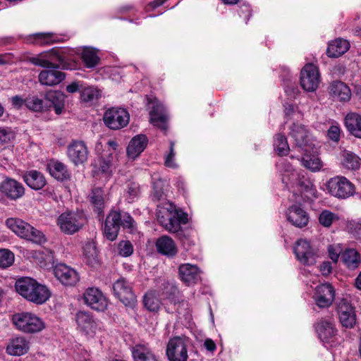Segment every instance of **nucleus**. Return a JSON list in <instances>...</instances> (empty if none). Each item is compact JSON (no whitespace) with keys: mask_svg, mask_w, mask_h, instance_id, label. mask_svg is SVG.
<instances>
[{"mask_svg":"<svg viewBox=\"0 0 361 361\" xmlns=\"http://www.w3.org/2000/svg\"><path fill=\"white\" fill-rule=\"evenodd\" d=\"M31 62L46 68L39 74V81L42 85L53 86L64 80V73L59 70L60 66H63V59L58 53H50L46 57H33Z\"/></svg>","mask_w":361,"mask_h":361,"instance_id":"nucleus-1","label":"nucleus"},{"mask_svg":"<svg viewBox=\"0 0 361 361\" xmlns=\"http://www.w3.org/2000/svg\"><path fill=\"white\" fill-rule=\"evenodd\" d=\"M157 218L159 224L171 233L179 231L181 226L188 222V214L169 201L157 205Z\"/></svg>","mask_w":361,"mask_h":361,"instance_id":"nucleus-2","label":"nucleus"},{"mask_svg":"<svg viewBox=\"0 0 361 361\" xmlns=\"http://www.w3.org/2000/svg\"><path fill=\"white\" fill-rule=\"evenodd\" d=\"M121 227L130 233L137 231L136 222L130 214L121 211H111L104 222L103 228L104 236L108 240L114 241L117 238Z\"/></svg>","mask_w":361,"mask_h":361,"instance_id":"nucleus-3","label":"nucleus"},{"mask_svg":"<svg viewBox=\"0 0 361 361\" xmlns=\"http://www.w3.org/2000/svg\"><path fill=\"white\" fill-rule=\"evenodd\" d=\"M15 288L22 297L37 305L44 303L51 296L50 290L46 286L30 277L18 279Z\"/></svg>","mask_w":361,"mask_h":361,"instance_id":"nucleus-4","label":"nucleus"},{"mask_svg":"<svg viewBox=\"0 0 361 361\" xmlns=\"http://www.w3.org/2000/svg\"><path fill=\"white\" fill-rule=\"evenodd\" d=\"M157 290H149L144 296L145 307L151 312H157L161 305V299H168L174 294L176 288L173 284L165 278H159L156 280Z\"/></svg>","mask_w":361,"mask_h":361,"instance_id":"nucleus-5","label":"nucleus"},{"mask_svg":"<svg viewBox=\"0 0 361 361\" xmlns=\"http://www.w3.org/2000/svg\"><path fill=\"white\" fill-rule=\"evenodd\" d=\"M6 225L21 238L37 244H42L46 241L45 236L42 232L20 219L8 218L6 221Z\"/></svg>","mask_w":361,"mask_h":361,"instance_id":"nucleus-6","label":"nucleus"},{"mask_svg":"<svg viewBox=\"0 0 361 361\" xmlns=\"http://www.w3.org/2000/svg\"><path fill=\"white\" fill-rule=\"evenodd\" d=\"M326 188L329 195L340 200H345L356 193L355 185L343 176L329 178L326 183Z\"/></svg>","mask_w":361,"mask_h":361,"instance_id":"nucleus-7","label":"nucleus"},{"mask_svg":"<svg viewBox=\"0 0 361 361\" xmlns=\"http://www.w3.org/2000/svg\"><path fill=\"white\" fill-rule=\"evenodd\" d=\"M12 322L18 330L27 334L37 333L45 328L44 321L30 312H20L13 314Z\"/></svg>","mask_w":361,"mask_h":361,"instance_id":"nucleus-8","label":"nucleus"},{"mask_svg":"<svg viewBox=\"0 0 361 361\" xmlns=\"http://www.w3.org/2000/svg\"><path fill=\"white\" fill-rule=\"evenodd\" d=\"M87 219L81 212H68L62 213L57 218V225L61 232L72 235L79 231L86 224Z\"/></svg>","mask_w":361,"mask_h":361,"instance_id":"nucleus-9","label":"nucleus"},{"mask_svg":"<svg viewBox=\"0 0 361 361\" xmlns=\"http://www.w3.org/2000/svg\"><path fill=\"white\" fill-rule=\"evenodd\" d=\"M166 354L169 361H188V342L185 337L175 336L169 339Z\"/></svg>","mask_w":361,"mask_h":361,"instance_id":"nucleus-10","label":"nucleus"},{"mask_svg":"<svg viewBox=\"0 0 361 361\" xmlns=\"http://www.w3.org/2000/svg\"><path fill=\"white\" fill-rule=\"evenodd\" d=\"M130 115L123 108L112 107L107 109L103 116L104 124L110 129L118 130L129 123Z\"/></svg>","mask_w":361,"mask_h":361,"instance_id":"nucleus-11","label":"nucleus"},{"mask_svg":"<svg viewBox=\"0 0 361 361\" xmlns=\"http://www.w3.org/2000/svg\"><path fill=\"white\" fill-rule=\"evenodd\" d=\"M82 299L87 307L97 312H104L108 307L107 298L95 287L87 288L83 293Z\"/></svg>","mask_w":361,"mask_h":361,"instance_id":"nucleus-12","label":"nucleus"},{"mask_svg":"<svg viewBox=\"0 0 361 361\" xmlns=\"http://www.w3.org/2000/svg\"><path fill=\"white\" fill-rule=\"evenodd\" d=\"M320 82L318 68L312 63L304 66L300 73V85L307 92H314Z\"/></svg>","mask_w":361,"mask_h":361,"instance_id":"nucleus-13","label":"nucleus"},{"mask_svg":"<svg viewBox=\"0 0 361 361\" xmlns=\"http://www.w3.org/2000/svg\"><path fill=\"white\" fill-rule=\"evenodd\" d=\"M114 295L126 306H133L136 297L132 290V285L123 278L116 281L113 285Z\"/></svg>","mask_w":361,"mask_h":361,"instance_id":"nucleus-14","label":"nucleus"},{"mask_svg":"<svg viewBox=\"0 0 361 361\" xmlns=\"http://www.w3.org/2000/svg\"><path fill=\"white\" fill-rule=\"evenodd\" d=\"M294 252L300 263L311 266L316 263L318 257L317 250L311 247L306 240H299L294 247Z\"/></svg>","mask_w":361,"mask_h":361,"instance_id":"nucleus-15","label":"nucleus"},{"mask_svg":"<svg viewBox=\"0 0 361 361\" xmlns=\"http://www.w3.org/2000/svg\"><path fill=\"white\" fill-rule=\"evenodd\" d=\"M77 329L81 333L93 336L99 327V322L88 312L79 311L75 314Z\"/></svg>","mask_w":361,"mask_h":361,"instance_id":"nucleus-16","label":"nucleus"},{"mask_svg":"<svg viewBox=\"0 0 361 361\" xmlns=\"http://www.w3.org/2000/svg\"><path fill=\"white\" fill-rule=\"evenodd\" d=\"M336 309L342 326L346 328L353 327L356 322V315L350 302L346 298L338 299L336 302Z\"/></svg>","mask_w":361,"mask_h":361,"instance_id":"nucleus-17","label":"nucleus"},{"mask_svg":"<svg viewBox=\"0 0 361 361\" xmlns=\"http://www.w3.org/2000/svg\"><path fill=\"white\" fill-rule=\"evenodd\" d=\"M117 160V154L115 152H109L105 157H98L92 164L93 173L94 175L101 173L106 177L111 176Z\"/></svg>","mask_w":361,"mask_h":361,"instance_id":"nucleus-18","label":"nucleus"},{"mask_svg":"<svg viewBox=\"0 0 361 361\" xmlns=\"http://www.w3.org/2000/svg\"><path fill=\"white\" fill-rule=\"evenodd\" d=\"M149 116L150 122L154 126L161 130L166 129V121L168 115L164 105L160 103L157 99L152 100L149 102Z\"/></svg>","mask_w":361,"mask_h":361,"instance_id":"nucleus-19","label":"nucleus"},{"mask_svg":"<svg viewBox=\"0 0 361 361\" xmlns=\"http://www.w3.org/2000/svg\"><path fill=\"white\" fill-rule=\"evenodd\" d=\"M335 298V290L330 283H322L317 286L314 294L316 305L319 308L330 307Z\"/></svg>","mask_w":361,"mask_h":361,"instance_id":"nucleus-20","label":"nucleus"},{"mask_svg":"<svg viewBox=\"0 0 361 361\" xmlns=\"http://www.w3.org/2000/svg\"><path fill=\"white\" fill-rule=\"evenodd\" d=\"M0 192L8 199L16 200L23 196L25 188L20 182L6 177L0 183Z\"/></svg>","mask_w":361,"mask_h":361,"instance_id":"nucleus-21","label":"nucleus"},{"mask_svg":"<svg viewBox=\"0 0 361 361\" xmlns=\"http://www.w3.org/2000/svg\"><path fill=\"white\" fill-rule=\"evenodd\" d=\"M53 271L55 277L64 286H75L79 281L78 272L64 264L56 265Z\"/></svg>","mask_w":361,"mask_h":361,"instance_id":"nucleus-22","label":"nucleus"},{"mask_svg":"<svg viewBox=\"0 0 361 361\" xmlns=\"http://www.w3.org/2000/svg\"><path fill=\"white\" fill-rule=\"evenodd\" d=\"M290 136L294 140L295 145L303 148L312 145V139L309 130L299 123H293L290 127Z\"/></svg>","mask_w":361,"mask_h":361,"instance_id":"nucleus-23","label":"nucleus"},{"mask_svg":"<svg viewBox=\"0 0 361 361\" xmlns=\"http://www.w3.org/2000/svg\"><path fill=\"white\" fill-rule=\"evenodd\" d=\"M67 154L69 159L77 166L86 161L88 151L83 142L73 141L68 147Z\"/></svg>","mask_w":361,"mask_h":361,"instance_id":"nucleus-24","label":"nucleus"},{"mask_svg":"<svg viewBox=\"0 0 361 361\" xmlns=\"http://www.w3.org/2000/svg\"><path fill=\"white\" fill-rule=\"evenodd\" d=\"M286 216L288 221L298 228L306 226L309 221L307 212L297 204L292 205L288 209Z\"/></svg>","mask_w":361,"mask_h":361,"instance_id":"nucleus-25","label":"nucleus"},{"mask_svg":"<svg viewBox=\"0 0 361 361\" xmlns=\"http://www.w3.org/2000/svg\"><path fill=\"white\" fill-rule=\"evenodd\" d=\"M178 273L180 280L188 286L196 283L200 278L199 268L191 264L180 265Z\"/></svg>","mask_w":361,"mask_h":361,"instance_id":"nucleus-26","label":"nucleus"},{"mask_svg":"<svg viewBox=\"0 0 361 361\" xmlns=\"http://www.w3.org/2000/svg\"><path fill=\"white\" fill-rule=\"evenodd\" d=\"M148 140L145 135H137L133 137L127 147V155L128 158L135 159L146 148Z\"/></svg>","mask_w":361,"mask_h":361,"instance_id":"nucleus-27","label":"nucleus"},{"mask_svg":"<svg viewBox=\"0 0 361 361\" xmlns=\"http://www.w3.org/2000/svg\"><path fill=\"white\" fill-rule=\"evenodd\" d=\"M130 350L134 361H159L148 344L137 343Z\"/></svg>","mask_w":361,"mask_h":361,"instance_id":"nucleus-28","label":"nucleus"},{"mask_svg":"<svg viewBox=\"0 0 361 361\" xmlns=\"http://www.w3.org/2000/svg\"><path fill=\"white\" fill-rule=\"evenodd\" d=\"M47 169L50 175L59 181L67 180L71 178V173L67 166L61 161L51 160L47 164Z\"/></svg>","mask_w":361,"mask_h":361,"instance_id":"nucleus-29","label":"nucleus"},{"mask_svg":"<svg viewBox=\"0 0 361 361\" xmlns=\"http://www.w3.org/2000/svg\"><path fill=\"white\" fill-rule=\"evenodd\" d=\"M315 330L319 339L323 342H329L337 331L334 324L325 319H321L316 323Z\"/></svg>","mask_w":361,"mask_h":361,"instance_id":"nucleus-30","label":"nucleus"},{"mask_svg":"<svg viewBox=\"0 0 361 361\" xmlns=\"http://www.w3.org/2000/svg\"><path fill=\"white\" fill-rule=\"evenodd\" d=\"M329 89L330 94L341 102H348L351 97L350 88L341 81L333 82Z\"/></svg>","mask_w":361,"mask_h":361,"instance_id":"nucleus-31","label":"nucleus"},{"mask_svg":"<svg viewBox=\"0 0 361 361\" xmlns=\"http://www.w3.org/2000/svg\"><path fill=\"white\" fill-rule=\"evenodd\" d=\"M29 350V342L22 336L11 340L6 348L8 354L13 356H20Z\"/></svg>","mask_w":361,"mask_h":361,"instance_id":"nucleus-32","label":"nucleus"},{"mask_svg":"<svg viewBox=\"0 0 361 361\" xmlns=\"http://www.w3.org/2000/svg\"><path fill=\"white\" fill-rule=\"evenodd\" d=\"M345 126L348 132L357 138H361V115L350 112L345 116Z\"/></svg>","mask_w":361,"mask_h":361,"instance_id":"nucleus-33","label":"nucleus"},{"mask_svg":"<svg viewBox=\"0 0 361 361\" xmlns=\"http://www.w3.org/2000/svg\"><path fill=\"white\" fill-rule=\"evenodd\" d=\"M157 251L168 257L174 256L177 253V247L171 238L168 235L159 237L156 242Z\"/></svg>","mask_w":361,"mask_h":361,"instance_id":"nucleus-34","label":"nucleus"},{"mask_svg":"<svg viewBox=\"0 0 361 361\" xmlns=\"http://www.w3.org/2000/svg\"><path fill=\"white\" fill-rule=\"evenodd\" d=\"M26 184L33 190H40L46 184V180L43 174L37 171L32 170L23 176Z\"/></svg>","mask_w":361,"mask_h":361,"instance_id":"nucleus-35","label":"nucleus"},{"mask_svg":"<svg viewBox=\"0 0 361 361\" xmlns=\"http://www.w3.org/2000/svg\"><path fill=\"white\" fill-rule=\"evenodd\" d=\"M349 42L343 39H337L329 44L326 54L331 58H337L345 54L349 49Z\"/></svg>","mask_w":361,"mask_h":361,"instance_id":"nucleus-36","label":"nucleus"},{"mask_svg":"<svg viewBox=\"0 0 361 361\" xmlns=\"http://www.w3.org/2000/svg\"><path fill=\"white\" fill-rule=\"evenodd\" d=\"M341 260L348 269H355L360 264V256L356 250L348 248L342 252Z\"/></svg>","mask_w":361,"mask_h":361,"instance_id":"nucleus-37","label":"nucleus"},{"mask_svg":"<svg viewBox=\"0 0 361 361\" xmlns=\"http://www.w3.org/2000/svg\"><path fill=\"white\" fill-rule=\"evenodd\" d=\"M45 97L53 105L56 114H60L64 106V94L60 91H49Z\"/></svg>","mask_w":361,"mask_h":361,"instance_id":"nucleus-38","label":"nucleus"},{"mask_svg":"<svg viewBox=\"0 0 361 361\" xmlns=\"http://www.w3.org/2000/svg\"><path fill=\"white\" fill-rule=\"evenodd\" d=\"M342 164L350 170H357L361 165V159L355 153L350 151H343L342 154Z\"/></svg>","mask_w":361,"mask_h":361,"instance_id":"nucleus-39","label":"nucleus"},{"mask_svg":"<svg viewBox=\"0 0 361 361\" xmlns=\"http://www.w3.org/2000/svg\"><path fill=\"white\" fill-rule=\"evenodd\" d=\"M90 202L94 208V211L99 214H103L104 207V202L103 197V192L100 188H94L90 195Z\"/></svg>","mask_w":361,"mask_h":361,"instance_id":"nucleus-40","label":"nucleus"},{"mask_svg":"<svg viewBox=\"0 0 361 361\" xmlns=\"http://www.w3.org/2000/svg\"><path fill=\"white\" fill-rule=\"evenodd\" d=\"M167 185L166 180L160 178L152 177V199L159 201L164 198V187Z\"/></svg>","mask_w":361,"mask_h":361,"instance_id":"nucleus-41","label":"nucleus"},{"mask_svg":"<svg viewBox=\"0 0 361 361\" xmlns=\"http://www.w3.org/2000/svg\"><path fill=\"white\" fill-rule=\"evenodd\" d=\"M82 59L85 66L89 68L95 67L99 61V58L95 50L90 48L83 50Z\"/></svg>","mask_w":361,"mask_h":361,"instance_id":"nucleus-42","label":"nucleus"},{"mask_svg":"<svg viewBox=\"0 0 361 361\" xmlns=\"http://www.w3.org/2000/svg\"><path fill=\"white\" fill-rule=\"evenodd\" d=\"M31 42L39 45L49 44L58 41L56 37L49 32L35 33L30 36Z\"/></svg>","mask_w":361,"mask_h":361,"instance_id":"nucleus-43","label":"nucleus"},{"mask_svg":"<svg viewBox=\"0 0 361 361\" xmlns=\"http://www.w3.org/2000/svg\"><path fill=\"white\" fill-rule=\"evenodd\" d=\"M275 150L279 156L287 155L290 151L286 137L281 134H277L274 140Z\"/></svg>","mask_w":361,"mask_h":361,"instance_id":"nucleus-44","label":"nucleus"},{"mask_svg":"<svg viewBox=\"0 0 361 361\" xmlns=\"http://www.w3.org/2000/svg\"><path fill=\"white\" fill-rule=\"evenodd\" d=\"M300 161L304 167L312 171H318L322 166L320 159L317 156H305Z\"/></svg>","mask_w":361,"mask_h":361,"instance_id":"nucleus-45","label":"nucleus"},{"mask_svg":"<svg viewBox=\"0 0 361 361\" xmlns=\"http://www.w3.org/2000/svg\"><path fill=\"white\" fill-rule=\"evenodd\" d=\"M140 195V186L135 182H129L126 185L124 196L126 200L131 203L138 198Z\"/></svg>","mask_w":361,"mask_h":361,"instance_id":"nucleus-46","label":"nucleus"},{"mask_svg":"<svg viewBox=\"0 0 361 361\" xmlns=\"http://www.w3.org/2000/svg\"><path fill=\"white\" fill-rule=\"evenodd\" d=\"M338 219V216L329 210L322 211L319 216V221L320 224L324 227L331 226L332 223Z\"/></svg>","mask_w":361,"mask_h":361,"instance_id":"nucleus-47","label":"nucleus"},{"mask_svg":"<svg viewBox=\"0 0 361 361\" xmlns=\"http://www.w3.org/2000/svg\"><path fill=\"white\" fill-rule=\"evenodd\" d=\"M99 96V91L94 87H87L82 90L81 92V99L82 101L88 102L97 99Z\"/></svg>","mask_w":361,"mask_h":361,"instance_id":"nucleus-48","label":"nucleus"},{"mask_svg":"<svg viewBox=\"0 0 361 361\" xmlns=\"http://www.w3.org/2000/svg\"><path fill=\"white\" fill-rule=\"evenodd\" d=\"M14 262L13 254L6 249H0V268H6Z\"/></svg>","mask_w":361,"mask_h":361,"instance_id":"nucleus-49","label":"nucleus"},{"mask_svg":"<svg viewBox=\"0 0 361 361\" xmlns=\"http://www.w3.org/2000/svg\"><path fill=\"white\" fill-rule=\"evenodd\" d=\"M118 253L119 255L127 257L133 252V246L129 240H122L118 244Z\"/></svg>","mask_w":361,"mask_h":361,"instance_id":"nucleus-50","label":"nucleus"},{"mask_svg":"<svg viewBox=\"0 0 361 361\" xmlns=\"http://www.w3.org/2000/svg\"><path fill=\"white\" fill-rule=\"evenodd\" d=\"M26 107L34 111H40L43 109V100L37 97H30L25 99Z\"/></svg>","mask_w":361,"mask_h":361,"instance_id":"nucleus-51","label":"nucleus"},{"mask_svg":"<svg viewBox=\"0 0 361 361\" xmlns=\"http://www.w3.org/2000/svg\"><path fill=\"white\" fill-rule=\"evenodd\" d=\"M301 187V192L308 198L313 197H317V190L315 186L310 181H302L298 183Z\"/></svg>","mask_w":361,"mask_h":361,"instance_id":"nucleus-52","label":"nucleus"},{"mask_svg":"<svg viewBox=\"0 0 361 361\" xmlns=\"http://www.w3.org/2000/svg\"><path fill=\"white\" fill-rule=\"evenodd\" d=\"M83 254L87 258L88 261L90 262L95 261L97 253L96 247L94 243L87 242L83 246Z\"/></svg>","mask_w":361,"mask_h":361,"instance_id":"nucleus-53","label":"nucleus"},{"mask_svg":"<svg viewBox=\"0 0 361 361\" xmlns=\"http://www.w3.org/2000/svg\"><path fill=\"white\" fill-rule=\"evenodd\" d=\"M175 152H174V142H170V151L165 157V166L169 168L176 169L177 164L175 163Z\"/></svg>","mask_w":361,"mask_h":361,"instance_id":"nucleus-54","label":"nucleus"},{"mask_svg":"<svg viewBox=\"0 0 361 361\" xmlns=\"http://www.w3.org/2000/svg\"><path fill=\"white\" fill-rule=\"evenodd\" d=\"M329 255L334 262H337L339 256L342 254V247L340 245H331L328 248Z\"/></svg>","mask_w":361,"mask_h":361,"instance_id":"nucleus-55","label":"nucleus"},{"mask_svg":"<svg viewBox=\"0 0 361 361\" xmlns=\"http://www.w3.org/2000/svg\"><path fill=\"white\" fill-rule=\"evenodd\" d=\"M327 134L329 139L338 142L340 138L341 128L337 123L332 124L328 130Z\"/></svg>","mask_w":361,"mask_h":361,"instance_id":"nucleus-56","label":"nucleus"},{"mask_svg":"<svg viewBox=\"0 0 361 361\" xmlns=\"http://www.w3.org/2000/svg\"><path fill=\"white\" fill-rule=\"evenodd\" d=\"M13 137L12 132L8 129H0V145L8 142Z\"/></svg>","mask_w":361,"mask_h":361,"instance_id":"nucleus-57","label":"nucleus"},{"mask_svg":"<svg viewBox=\"0 0 361 361\" xmlns=\"http://www.w3.org/2000/svg\"><path fill=\"white\" fill-rule=\"evenodd\" d=\"M12 106L16 109H20L23 105L26 106V102L22 97L16 95L11 98Z\"/></svg>","mask_w":361,"mask_h":361,"instance_id":"nucleus-58","label":"nucleus"},{"mask_svg":"<svg viewBox=\"0 0 361 361\" xmlns=\"http://www.w3.org/2000/svg\"><path fill=\"white\" fill-rule=\"evenodd\" d=\"M331 270L332 267L329 262H323L320 266V271L324 276L329 275L331 272Z\"/></svg>","mask_w":361,"mask_h":361,"instance_id":"nucleus-59","label":"nucleus"},{"mask_svg":"<svg viewBox=\"0 0 361 361\" xmlns=\"http://www.w3.org/2000/svg\"><path fill=\"white\" fill-rule=\"evenodd\" d=\"M204 347L209 352L213 353L216 350V344L211 338H207L204 342Z\"/></svg>","mask_w":361,"mask_h":361,"instance_id":"nucleus-60","label":"nucleus"},{"mask_svg":"<svg viewBox=\"0 0 361 361\" xmlns=\"http://www.w3.org/2000/svg\"><path fill=\"white\" fill-rule=\"evenodd\" d=\"M294 111V106L292 104L286 103L284 104V113L286 116H290Z\"/></svg>","mask_w":361,"mask_h":361,"instance_id":"nucleus-61","label":"nucleus"},{"mask_svg":"<svg viewBox=\"0 0 361 361\" xmlns=\"http://www.w3.org/2000/svg\"><path fill=\"white\" fill-rule=\"evenodd\" d=\"M79 90V87L78 83L72 82L71 84L67 85L66 90L70 93H74Z\"/></svg>","mask_w":361,"mask_h":361,"instance_id":"nucleus-62","label":"nucleus"},{"mask_svg":"<svg viewBox=\"0 0 361 361\" xmlns=\"http://www.w3.org/2000/svg\"><path fill=\"white\" fill-rule=\"evenodd\" d=\"M166 0H154L152 2H150L148 5V7H149V8H157L158 6H160L161 5H162Z\"/></svg>","mask_w":361,"mask_h":361,"instance_id":"nucleus-63","label":"nucleus"},{"mask_svg":"<svg viewBox=\"0 0 361 361\" xmlns=\"http://www.w3.org/2000/svg\"><path fill=\"white\" fill-rule=\"evenodd\" d=\"M298 173L296 171H293L291 173H290V177L288 178V181L291 183V184H295V181L297 180L298 178Z\"/></svg>","mask_w":361,"mask_h":361,"instance_id":"nucleus-64","label":"nucleus"}]
</instances>
